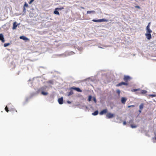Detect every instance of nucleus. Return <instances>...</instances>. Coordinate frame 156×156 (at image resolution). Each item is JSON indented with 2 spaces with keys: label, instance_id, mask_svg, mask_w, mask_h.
Listing matches in <instances>:
<instances>
[{
  "label": "nucleus",
  "instance_id": "obj_29",
  "mask_svg": "<svg viewBox=\"0 0 156 156\" xmlns=\"http://www.w3.org/2000/svg\"><path fill=\"white\" fill-rule=\"evenodd\" d=\"M8 109V108L7 107V106H6L5 108V111L8 112H9V111Z\"/></svg>",
  "mask_w": 156,
  "mask_h": 156
},
{
  "label": "nucleus",
  "instance_id": "obj_35",
  "mask_svg": "<svg viewBox=\"0 0 156 156\" xmlns=\"http://www.w3.org/2000/svg\"><path fill=\"white\" fill-rule=\"evenodd\" d=\"M123 125H125L126 124V122L125 121H124L123 123Z\"/></svg>",
  "mask_w": 156,
  "mask_h": 156
},
{
  "label": "nucleus",
  "instance_id": "obj_36",
  "mask_svg": "<svg viewBox=\"0 0 156 156\" xmlns=\"http://www.w3.org/2000/svg\"><path fill=\"white\" fill-rule=\"evenodd\" d=\"M151 23V22L149 23H148V25H147V27H148L149 26V27H150Z\"/></svg>",
  "mask_w": 156,
  "mask_h": 156
},
{
  "label": "nucleus",
  "instance_id": "obj_13",
  "mask_svg": "<svg viewBox=\"0 0 156 156\" xmlns=\"http://www.w3.org/2000/svg\"><path fill=\"white\" fill-rule=\"evenodd\" d=\"M146 30L147 31V33H151L152 32V31L150 29V27H149V26L146 27Z\"/></svg>",
  "mask_w": 156,
  "mask_h": 156
},
{
  "label": "nucleus",
  "instance_id": "obj_33",
  "mask_svg": "<svg viewBox=\"0 0 156 156\" xmlns=\"http://www.w3.org/2000/svg\"><path fill=\"white\" fill-rule=\"evenodd\" d=\"M93 100L94 101L95 103L96 102V100L95 98L94 97L93 98Z\"/></svg>",
  "mask_w": 156,
  "mask_h": 156
},
{
  "label": "nucleus",
  "instance_id": "obj_16",
  "mask_svg": "<svg viewBox=\"0 0 156 156\" xmlns=\"http://www.w3.org/2000/svg\"><path fill=\"white\" fill-rule=\"evenodd\" d=\"M95 13V11L94 10L92 11H88L87 12V14H90L91 13H92L93 14H94Z\"/></svg>",
  "mask_w": 156,
  "mask_h": 156
},
{
  "label": "nucleus",
  "instance_id": "obj_21",
  "mask_svg": "<svg viewBox=\"0 0 156 156\" xmlns=\"http://www.w3.org/2000/svg\"><path fill=\"white\" fill-rule=\"evenodd\" d=\"M144 107V104H141L139 106L140 109L141 110H142Z\"/></svg>",
  "mask_w": 156,
  "mask_h": 156
},
{
  "label": "nucleus",
  "instance_id": "obj_39",
  "mask_svg": "<svg viewBox=\"0 0 156 156\" xmlns=\"http://www.w3.org/2000/svg\"><path fill=\"white\" fill-rule=\"evenodd\" d=\"M136 8H139V9H140V6H136Z\"/></svg>",
  "mask_w": 156,
  "mask_h": 156
},
{
  "label": "nucleus",
  "instance_id": "obj_27",
  "mask_svg": "<svg viewBox=\"0 0 156 156\" xmlns=\"http://www.w3.org/2000/svg\"><path fill=\"white\" fill-rule=\"evenodd\" d=\"M92 21L94 22H99V20L93 19Z\"/></svg>",
  "mask_w": 156,
  "mask_h": 156
},
{
  "label": "nucleus",
  "instance_id": "obj_44",
  "mask_svg": "<svg viewBox=\"0 0 156 156\" xmlns=\"http://www.w3.org/2000/svg\"><path fill=\"white\" fill-rule=\"evenodd\" d=\"M100 48H102L101 47H100Z\"/></svg>",
  "mask_w": 156,
  "mask_h": 156
},
{
  "label": "nucleus",
  "instance_id": "obj_8",
  "mask_svg": "<svg viewBox=\"0 0 156 156\" xmlns=\"http://www.w3.org/2000/svg\"><path fill=\"white\" fill-rule=\"evenodd\" d=\"M147 91L145 90H142L140 91V92H138L137 94H144L147 93Z\"/></svg>",
  "mask_w": 156,
  "mask_h": 156
},
{
  "label": "nucleus",
  "instance_id": "obj_38",
  "mask_svg": "<svg viewBox=\"0 0 156 156\" xmlns=\"http://www.w3.org/2000/svg\"><path fill=\"white\" fill-rule=\"evenodd\" d=\"M67 102L69 104H71V102L69 101H67Z\"/></svg>",
  "mask_w": 156,
  "mask_h": 156
},
{
  "label": "nucleus",
  "instance_id": "obj_22",
  "mask_svg": "<svg viewBox=\"0 0 156 156\" xmlns=\"http://www.w3.org/2000/svg\"><path fill=\"white\" fill-rule=\"evenodd\" d=\"M41 94L43 95H46L48 94V93L46 92H44V91H42Z\"/></svg>",
  "mask_w": 156,
  "mask_h": 156
},
{
  "label": "nucleus",
  "instance_id": "obj_41",
  "mask_svg": "<svg viewBox=\"0 0 156 156\" xmlns=\"http://www.w3.org/2000/svg\"><path fill=\"white\" fill-rule=\"evenodd\" d=\"M81 8H82V9H84V8H83V7H81Z\"/></svg>",
  "mask_w": 156,
  "mask_h": 156
},
{
  "label": "nucleus",
  "instance_id": "obj_2",
  "mask_svg": "<svg viewBox=\"0 0 156 156\" xmlns=\"http://www.w3.org/2000/svg\"><path fill=\"white\" fill-rule=\"evenodd\" d=\"M115 115L113 114H112L110 113H108L106 115V117L108 119H110L114 117Z\"/></svg>",
  "mask_w": 156,
  "mask_h": 156
},
{
  "label": "nucleus",
  "instance_id": "obj_20",
  "mask_svg": "<svg viewBox=\"0 0 156 156\" xmlns=\"http://www.w3.org/2000/svg\"><path fill=\"white\" fill-rule=\"evenodd\" d=\"M140 88H138L137 89H133L131 91L132 92H135L136 91H140Z\"/></svg>",
  "mask_w": 156,
  "mask_h": 156
},
{
  "label": "nucleus",
  "instance_id": "obj_12",
  "mask_svg": "<svg viewBox=\"0 0 156 156\" xmlns=\"http://www.w3.org/2000/svg\"><path fill=\"white\" fill-rule=\"evenodd\" d=\"M58 101L60 104H62L63 102V99L62 97L59 98L58 100Z\"/></svg>",
  "mask_w": 156,
  "mask_h": 156
},
{
  "label": "nucleus",
  "instance_id": "obj_28",
  "mask_svg": "<svg viewBox=\"0 0 156 156\" xmlns=\"http://www.w3.org/2000/svg\"><path fill=\"white\" fill-rule=\"evenodd\" d=\"M28 6V4L26 2H25L24 6V7H27Z\"/></svg>",
  "mask_w": 156,
  "mask_h": 156
},
{
  "label": "nucleus",
  "instance_id": "obj_7",
  "mask_svg": "<svg viewBox=\"0 0 156 156\" xmlns=\"http://www.w3.org/2000/svg\"><path fill=\"white\" fill-rule=\"evenodd\" d=\"M20 25V23L17 24V22H14L13 23V26L12 27V29L15 30L16 29L17 26Z\"/></svg>",
  "mask_w": 156,
  "mask_h": 156
},
{
  "label": "nucleus",
  "instance_id": "obj_17",
  "mask_svg": "<svg viewBox=\"0 0 156 156\" xmlns=\"http://www.w3.org/2000/svg\"><path fill=\"white\" fill-rule=\"evenodd\" d=\"M54 13L55 14L59 15V12H58V10H56L55 9V10L54 12Z\"/></svg>",
  "mask_w": 156,
  "mask_h": 156
},
{
  "label": "nucleus",
  "instance_id": "obj_40",
  "mask_svg": "<svg viewBox=\"0 0 156 156\" xmlns=\"http://www.w3.org/2000/svg\"><path fill=\"white\" fill-rule=\"evenodd\" d=\"M141 110H141V109H140L139 110V112H140V113H141Z\"/></svg>",
  "mask_w": 156,
  "mask_h": 156
},
{
  "label": "nucleus",
  "instance_id": "obj_30",
  "mask_svg": "<svg viewBox=\"0 0 156 156\" xmlns=\"http://www.w3.org/2000/svg\"><path fill=\"white\" fill-rule=\"evenodd\" d=\"M92 97L91 96H89L88 97V100L89 101H90L91 100Z\"/></svg>",
  "mask_w": 156,
  "mask_h": 156
},
{
  "label": "nucleus",
  "instance_id": "obj_14",
  "mask_svg": "<svg viewBox=\"0 0 156 156\" xmlns=\"http://www.w3.org/2000/svg\"><path fill=\"white\" fill-rule=\"evenodd\" d=\"M126 99L124 97H122L121 98V102L123 104H125L126 101Z\"/></svg>",
  "mask_w": 156,
  "mask_h": 156
},
{
  "label": "nucleus",
  "instance_id": "obj_43",
  "mask_svg": "<svg viewBox=\"0 0 156 156\" xmlns=\"http://www.w3.org/2000/svg\"><path fill=\"white\" fill-rule=\"evenodd\" d=\"M155 139L156 140V137H155Z\"/></svg>",
  "mask_w": 156,
  "mask_h": 156
},
{
  "label": "nucleus",
  "instance_id": "obj_31",
  "mask_svg": "<svg viewBox=\"0 0 156 156\" xmlns=\"http://www.w3.org/2000/svg\"><path fill=\"white\" fill-rule=\"evenodd\" d=\"M116 92L118 94H120V91L119 90H117Z\"/></svg>",
  "mask_w": 156,
  "mask_h": 156
},
{
  "label": "nucleus",
  "instance_id": "obj_6",
  "mask_svg": "<svg viewBox=\"0 0 156 156\" xmlns=\"http://www.w3.org/2000/svg\"><path fill=\"white\" fill-rule=\"evenodd\" d=\"M108 110L107 109H104L102 111H101L100 113L99 114L101 115H102L104 114H105L107 112Z\"/></svg>",
  "mask_w": 156,
  "mask_h": 156
},
{
  "label": "nucleus",
  "instance_id": "obj_4",
  "mask_svg": "<svg viewBox=\"0 0 156 156\" xmlns=\"http://www.w3.org/2000/svg\"><path fill=\"white\" fill-rule=\"evenodd\" d=\"M70 89H73V90H76L77 91L79 92H82V90H81L80 89V88H79L78 87H71Z\"/></svg>",
  "mask_w": 156,
  "mask_h": 156
},
{
  "label": "nucleus",
  "instance_id": "obj_9",
  "mask_svg": "<svg viewBox=\"0 0 156 156\" xmlns=\"http://www.w3.org/2000/svg\"><path fill=\"white\" fill-rule=\"evenodd\" d=\"M74 54V53L73 51H68L66 52L65 54V55H73Z\"/></svg>",
  "mask_w": 156,
  "mask_h": 156
},
{
  "label": "nucleus",
  "instance_id": "obj_11",
  "mask_svg": "<svg viewBox=\"0 0 156 156\" xmlns=\"http://www.w3.org/2000/svg\"><path fill=\"white\" fill-rule=\"evenodd\" d=\"M20 38L21 39H23L25 41L28 40L29 39L24 36H21L20 37Z\"/></svg>",
  "mask_w": 156,
  "mask_h": 156
},
{
  "label": "nucleus",
  "instance_id": "obj_26",
  "mask_svg": "<svg viewBox=\"0 0 156 156\" xmlns=\"http://www.w3.org/2000/svg\"><path fill=\"white\" fill-rule=\"evenodd\" d=\"M148 96L151 98H153L155 97L156 96V95L155 94H149Z\"/></svg>",
  "mask_w": 156,
  "mask_h": 156
},
{
  "label": "nucleus",
  "instance_id": "obj_25",
  "mask_svg": "<svg viewBox=\"0 0 156 156\" xmlns=\"http://www.w3.org/2000/svg\"><path fill=\"white\" fill-rule=\"evenodd\" d=\"M10 44L9 43H5L4 44V47H7V46H8Z\"/></svg>",
  "mask_w": 156,
  "mask_h": 156
},
{
  "label": "nucleus",
  "instance_id": "obj_32",
  "mask_svg": "<svg viewBox=\"0 0 156 156\" xmlns=\"http://www.w3.org/2000/svg\"><path fill=\"white\" fill-rule=\"evenodd\" d=\"M135 107V106L134 105H131L128 106V108H130V107Z\"/></svg>",
  "mask_w": 156,
  "mask_h": 156
},
{
  "label": "nucleus",
  "instance_id": "obj_24",
  "mask_svg": "<svg viewBox=\"0 0 156 156\" xmlns=\"http://www.w3.org/2000/svg\"><path fill=\"white\" fill-rule=\"evenodd\" d=\"M130 126L132 128H135L137 126L135 125H133L131 124L130 125Z\"/></svg>",
  "mask_w": 156,
  "mask_h": 156
},
{
  "label": "nucleus",
  "instance_id": "obj_15",
  "mask_svg": "<svg viewBox=\"0 0 156 156\" xmlns=\"http://www.w3.org/2000/svg\"><path fill=\"white\" fill-rule=\"evenodd\" d=\"M99 22H108V20H107L105 19H99Z\"/></svg>",
  "mask_w": 156,
  "mask_h": 156
},
{
  "label": "nucleus",
  "instance_id": "obj_23",
  "mask_svg": "<svg viewBox=\"0 0 156 156\" xmlns=\"http://www.w3.org/2000/svg\"><path fill=\"white\" fill-rule=\"evenodd\" d=\"M64 7H60V8H55L56 10H61L62 9H64Z\"/></svg>",
  "mask_w": 156,
  "mask_h": 156
},
{
  "label": "nucleus",
  "instance_id": "obj_3",
  "mask_svg": "<svg viewBox=\"0 0 156 156\" xmlns=\"http://www.w3.org/2000/svg\"><path fill=\"white\" fill-rule=\"evenodd\" d=\"M128 83H127L124 82H122L119 83V84H117L116 86L117 87L121 86L122 85H128Z\"/></svg>",
  "mask_w": 156,
  "mask_h": 156
},
{
  "label": "nucleus",
  "instance_id": "obj_34",
  "mask_svg": "<svg viewBox=\"0 0 156 156\" xmlns=\"http://www.w3.org/2000/svg\"><path fill=\"white\" fill-rule=\"evenodd\" d=\"M34 0H30L29 2V4H31L34 1Z\"/></svg>",
  "mask_w": 156,
  "mask_h": 156
},
{
  "label": "nucleus",
  "instance_id": "obj_42",
  "mask_svg": "<svg viewBox=\"0 0 156 156\" xmlns=\"http://www.w3.org/2000/svg\"><path fill=\"white\" fill-rule=\"evenodd\" d=\"M64 55V54H62V55Z\"/></svg>",
  "mask_w": 156,
  "mask_h": 156
},
{
  "label": "nucleus",
  "instance_id": "obj_5",
  "mask_svg": "<svg viewBox=\"0 0 156 156\" xmlns=\"http://www.w3.org/2000/svg\"><path fill=\"white\" fill-rule=\"evenodd\" d=\"M145 35L147 39L148 40H150L151 38V33H146Z\"/></svg>",
  "mask_w": 156,
  "mask_h": 156
},
{
  "label": "nucleus",
  "instance_id": "obj_10",
  "mask_svg": "<svg viewBox=\"0 0 156 156\" xmlns=\"http://www.w3.org/2000/svg\"><path fill=\"white\" fill-rule=\"evenodd\" d=\"M0 40L2 41V42H5L4 36L2 34H0Z\"/></svg>",
  "mask_w": 156,
  "mask_h": 156
},
{
  "label": "nucleus",
  "instance_id": "obj_1",
  "mask_svg": "<svg viewBox=\"0 0 156 156\" xmlns=\"http://www.w3.org/2000/svg\"><path fill=\"white\" fill-rule=\"evenodd\" d=\"M131 79V78L129 76H124L123 80L125 82L127 83Z\"/></svg>",
  "mask_w": 156,
  "mask_h": 156
},
{
  "label": "nucleus",
  "instance_id": "obj_19",
  "mask_svg": "<svg viewBox=\"0 0 156 156\" xmlns=\"http://www.w3.org/2000/svg\"><path fill=\"white\" fill-rule=\"evenodd\" d=\"M73 94V90H71L68 93V96H70L71 95Z\"/></svg>",
  "mask_w": 156,
  "mask_h": 156
},
{
  "label": "nucleus",
  "instance_id": "obj_37",
  "mask_svg": "<svg viewBox=\"0 0 156 156\" xmlns=\"http://www.w3.org/2000/svg\"><path fill=\"white\" fill-rule=\"evenodd\" d=\"M26 12V9L25 7H23V12Z\"/></svg>",
  "mask_w": 156,
  "mask_h": 156
},
{
  "label": "nucleus",
  "instance_id": "obj_18",
  "mask_svg": "<svg viewBox=\"0 0 156 156\" xmlns=\"http://www.w3.org/2000/svg\"><path fill=\"white\" fill-rule=\"evenodd\" d=\"M98 113V111H95L94 112L92 113V115H97Z\"/></svg>",
  "mask_w": 156,
  "mask_h": 156
}]
</instances>
